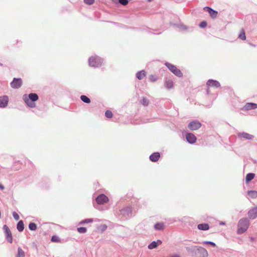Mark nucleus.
Here are the masks:
<instances>
[{
    "mask_svg": "<svg viewBox=\"0 0 257 257\" xmlns=\"http://www.w3.org/2000/svg\"><path fill=\"white\" fill-rule=\"evenodd\" d=\"M38 99V95L35 93H31L29 95L24 94L23 96V100L31 108H35L36 106L35 101Z\"/></svg>",
    "mask_w": 257,
    "mask_h": 257,
    "instance_id": "nucleus-1",
    "label": "nucleus"
},
{
    "mask_svg": "<svg viewBox=\"0 0 257 257\" xmlns=\"http://www.w3.org/2000/svg\"><path fill=\"white\" fill-rule=\"evenodd\" d=\"M249 226V221L247 218H243L240 219L237 224V230L236 231L237 234H243L247 230Z\"/></svg>",
    "mask_w": 257,
    "mask_h": 257,
    "instance_id": "nucleus-2",
    "label": "nucleus"
},
{
    "mask_svg": "<svg viewBox=\"0 0 257 257\" xmlns=\"http://www.w3.org/2000/svg\"><path fill=\"white\" fill-rule=\"evenodd\" d=\"M103 60L97 56H92L88 60L89 65L93 67L100 66Z\"/></svg>",
    "mask_w": 257,
    "mask_h": 257,
    "instance_id": "nucleus-3",
    "label": "nucleus"
},
{
    "mask_svg": "<svg viewBox=\"0 0 257 257\" xmlns=\"http://www.w3.org/2000/svg\"><path fill=\"white\" fill-rule=\"evenodd\" d=\"M165 65L167 67V68L169 69V70L173 73L174 75L179 77H181L183 76V73L180 71V69L177 68L175 65L168 63L166 62Z\"/></svg>",
    "mask_w": 257,
    "mask_h": 257,
    "instance_id": "nucleus-4",
    "label": "nucleus"
},
{
    "mask_svg": "<svg viewBox=\"0 0 257 257\" xmlns=\"http://www.w3.org/2000/svg\"><path fill=\"white\" fill-rule=\"evenodd\" d=\"M196 251L195 255L197 257H208V253L207 250L200 246H195Z\"/></svg>",
    "mask_w": 257,
    "mask_h": 257,
    "instance_id": "nucleus-5",
    "label": "nucleus"
},
{
    "mask_svg": "<svg viewBox=\"0 0 257 257\" xmlns=\"http://www.w3.org/2000/svg\"><path fill=\"white\" fill-rule=\"evenodd\" d=\"M201 126V123L198 120H193L191 121L188 125V127L191 131L198 130Z\"/></svg>",
    "mask_w": 257,
    "mask_h": 257,
    "instance_id": "nucleus-6",
    "label": "nucleus"
},
{
    "mask_svg": "<svg viewBox=\"0 0 257 257\" xmlns=\"http://www.w3.org/2000/svg\"><path fill=\"white\" fill-rule=\"evenodd\" d=\"M95 201L98 204H103L108 201V198L104 194H101L96 198Z\"/></svg>",
    "mask_w": 257,
    "mask_h": 257,
    "instance_id": "nucleus-7",
    "label": "nucleus"
},
{
    "mask_svg": "<svg viewBox=\"0 0 257 257\" xmlns=\"http://www.w3.org/2000/svg\"><path fill=\"white\" fill-rule=\"evenodd\" d=\"M3 229L4 230L6 236V239H7L8 241L10 243L13 242V236L11 233V230H10L9 228L7 225H4L3 226Z\"/></svg>",
    "mask_w": 257,
    "mask_h": 257,
    "instance_id": "nucleus-8",
    "label": "nucleus"
},
{
    "mask_svg": "<svg viewBox=\"0 0 257 257\" xmlns=\"http://www.w3.org/2000/svg\"><path fill=\"white\" fill-rule=\"evenodd\" d=\"M22 85V80L21 78H14L11 83V86L14 89H18Z\"/></svg>",
    "mask_w": 257,
    "mask_h": 257,
    "instance_id": "nucleus-9",
    "label": "nucleus"
},
{
    "mask_svg": "<svg viewBox=\"0 0 257 257\" xmlns=\"http://www.w3.org/2000/svg\"><path fill=\"white\" fill-rule=\"evenodd\" d=\"M132 210L130 207H126L120 210V214L125 217L132 216Z\"/></svg>",
    "mask_w": 257,
    "mask_h": 257,
    "instance_id": "nucleus-10",
    "label": "nucleus"
},
{
    "mask_svg": "<svg viewBox=\"0 0 257 257\" xmlns=\"http://www.w3.org/2000/svg\"><path fill=\"white\" fill-rule=\"evenodd\" d=\"M186 139L187 141L190 144L195 143L197 140L195 135L191 133H187L186 135Z\"/></svg>",
    "mask_w": 257,
    "mask_h": 257,
    "instance_id": "nucleus-11",
    "label": "nucleus"
},
{
    "mask_svg": "<svg viewBox=\"0 0 257 257\" xmlns=\"http://www.w3.org/2000/svg\"><path fill=\"white\" fill-rule=\"evenodd\" d=\"M237 136L239 138H243L248 140H251L254 138V136L253 135L245 132L238 133Z\"/></svg>",
    "mask_w": 257,
    "mask_h": 257,
    "instance_id": "nucleus-12",
    "label": "nucleus"
},
{
    "mask_svg": "<svg viewBox=\"0 0 257 257\" xmlns=\"http://www.w3.org/2000/svg\"><path fill=\"white\" fill-rule=\"evenodd\" d=\"M257 108V104L255 103H246L242 107V109L244 110H249L255 109Z\"/></svg>",
    "mask_w": 257,
    "mask_h": 257,
    "instance_id": "nucleus-13",
    "label": "nucleus"
},
{
    "mask_svg": "<svg viewBox=\"0 0 257 257\" xmlns=\"http://www.w3.org/2000/svg\"><path fill=\"white\" fill-rule=\"evenodd\" d=\"M248 215L251 219H254L257 217V206L248 211Z\"/></svg>",
    "mask_w": 257,
    "mask_h": 257,
    "instance_id": "nucleus-14",
    "label": "nucleus"
},
{
    "mask_svg": "<svg viewBox=\"0 0 257 257\" xmlns=\"http://www.w3.org/2000/svg\"><path fill=\"white\" fill-rule=\"evenodd\" d=\"M207 85L209 87H213L215 88H219L220 87V83L215 80L209 79L207 82Z\"/></svg>",
    "mask_w": 257,
    "mask_h": 257,
    "instance_id": "nucleus-15",
    "label": "nucleus"
},
{
    "mask_svg": "<svg viewBox=\"0 0 257 257\" xmlns=\"http://www.w3.org/2000/svg\"><path fill=\"white\" fill-rule=\"evenodd\" d=\"M9 98L7 96H3L0 97V107H6L8 103Z\"/></svg>",
    "mask_w": 257,
    "mask_h": 257,
    "instance_id": "nucleus-16",
    "label": "nucleus"
},
{
    "mask_svg": "<svg viewBox=\"0 0 257 257\" xmlns=\"http://www.w3.org/2000/svg\"><path fill=\"white\" fill-rule=\"evenodd\" d=\"M204 9L208 12L212 18H215L217 17L218 13L216 11H215L208 7H204Z\"/></svg>",
    "mask_w": 257,
    "mask_h": 257,
    "instance_id": "nucleus-17",
    "label": "nucleus"
},
{
    "mask_svg": "<svg viewBox=\"0 0 257 257\" xmlns=\"http://www.w3.org/2000/svg\"><path fill=\"white\" fill-rule=\"evenodd\" d=\"M160 157V154L158 152L154 153L150 156V159L153 162H157Z\"/></svg>",
    "mask_w": 257,
    "mask_h": 257,
    "instance_id": "nucleus-18",
    "label": "nucleus"
},
{
    "mask_svg": "<svg viewBox=\"0 0 257 257\" xmlns=\"http://www.w3.org/2000/svg\"><path fill=\"white\" fill-rule=\"evenodd\" d=\"M197 228L201 230H207L209 228V225L207 223H201L197 225Z\"/></svg>",
    "mask_w": 257,
    "mask_h": 257,
    "instance_id": "nucleus-19",
    "label": "nucleus"
},
{
    "mask_svg": "<svg viewBox=\"0 0 257 257\" xmlns=\"http://www.w3.org/2000/svg\"><path fill=\"white\" fill-rule=\"evenodd\" d=\"M146 76V72L144 70L138 71L136 74V77L139 80H142Z\"/></svg>",
    "mask_w": 257,
    "mask_h": 257,
    "instance_id": "nucleus-20",
    "label": "nucleus"
},
{
    "mask_svg": "<svg viewBox=\"0 0 257 257\" xmlns=\"http://www.w3.org/2000/svg\"><path fill=\"white\" fill-rule=\"evenodd\" d=\"M165 224L163 222H158L154 225V228L156 230H161L164 228Z\"/></svg>",
    "mask_w": 257,
    "mask_h": 257,
    "instance_id": "nucleus-21",
    "label": "nucleus"
},
{
    "mask_svg": "<svg viewBox=\"0 0 257 257\" xmlns=\"http://www.w3.org/2000/svg\"><path fill=\"white\" fill-rule=\"evenodd\" d=\"M113 4H120L123 6H126L128 3V0H111Z\"/></svg>",
    "mask_w": 257,
    "mask_h": 257,
    "instance_id": "nucleus-22",
    "label": "nucleus"
},
{
    "mask_svg": "<svg viewBox=\"0 0 257 257\" xmlns=\"http://www.w3.org/2000/svg\"><path fill=\"white\" fill-rule=\"evenodd\" d=\"M17 229L19 232H22L24 229V224L22 220H20L18 222L17 225Z\"/></svg>",
    "mask_w": 257,
    "mask_h": 257,
    "instance_id": "nucleus-23",
    "label": "nucleus"
},
{
    "mask_svg": "<svg viewBox=\"0 0 257 257\" xmlns=\"http://www.w3.org/2000/svg\"><path fill=\"white\" fill-rule=\"evenodd\" d=\"M254 176H255V175L254 173H248L246 175V177H245L246 182L248 183L251 180H252L254 178Z\"/></svg>",
    "mask_w": 257,
    "mask_h": 257,
    "instance_id": "nucleus-24",
    "label": "nucleus"
},
{
    "mask_svg": "<svg viewBox=\"0 0 257 257\" xmlns=\"http://www.w3.org/2000/svg\"><path fill=\"white\" fill-rule=\"evenodd\" d=\"M165 85L166 87L168 89H171L174 86V83L172 80H166Z\"/></svg>",
    "mask_w": 257,
    "mask_h": 257,
    "instance_id": "nucleus-25",
    "label": "nucleus"
},
{
    "mask_svg": "<svg viewBox=\"0 0 257 257\" xmlns=\"http://www.w3.org/2000/svg\"><path fill=\"white\" fill-rule=\"evenodd\" d=\"M186 249L188 252L191 253L193 255H195V252L196 251V248L195 247V246L192 247L187 246L186 247Z\"/></svg>",
    "mask_w": 257,
    "mask_h": 257,
    "instance_id": "nucleus-26",
    "label": "nucleus"
},
{
    "mask_svg": "<svg viewBox=\"0 0 257 257\" xmlns=\"http://www.w3.org/2000/svg\"><path fill=\"white\" fill-rule=\"evenodd\" d=\"M248 195L252 198H257V191L255 190H250L247 192Z\"/></svg>",
    "mask_w": 257,
    "mask_h": 257,
    "instance_id": "nucleus-27",
    "label": "nucleus"
},
{
    "mask_svg": "<svg viewBox=\"0 0 257 257\" xmlns=\"http://www.w3.org/2000/svg\"><path fill=\"white\" fill-rule=\"evenodd\" d=\"M80 99L85 103H89L91 101L90 98L84 95H82L80 96Z\"/></svg>",
    "mask_w": 257,
    "mask_h": 257,
    "instance_id": "nucleus-28",
    "label": "nucleus"
},
{
    "mask_svg": "<svg viewBox=\"0 0 257 257\" xmlns=\"http://www.w3.org/2000/svg\"><path fill=\"white\" fill-rule=\"evenodd\" d=\"M25 254L24 250L20 247L18 248V253L16 257H25Z\"/></svg>",
    "mask_w": 257,
    "mask_h": 257,
    "instance_id": "nucleus-29",
    "label": "nucleus"
},
{
    "mask_svg": "<svg viewBox=\"0 0 257 257\" xmlns=\"http://www.w3.org/2000/svg\"><path fill=\"white\" fill-rule=\"evenodd\" d=\"M157 242L155 241H152L150 244L148 245V248L150 249H152L155 248L157 247Z\"/></svg>",
    "mask_w": 257,
    "mask_h": 257,
    "instance_id": "nucleus-30",
    "label": "nucleus"
},
{
    "mask_svg": "<svg viewBox=\"0 0 257 257\" xmlns=\"http://www.w3.org/2000/svg\"><path fill=\"white\" fill-rule=\"evenodd\" d=\"M141 103L142 105H143L144 106H147L149 105V100L145 98V97H143L141 100Z\"/></svg>",
    "mask_w": 257,
    "mask_h": 257,
    "instance_id": "nucleus-31",
    "label": "nucleus"
},
{
    "mask_svg": "<svg viewBox=\"0 0 257 257\" xmlns=\"http://www.w3.org/2000/svg\"><path fill=\"white\" fill-rule=\"evenodd\" d=\"M29 228L32 231H35L37 229V225L36 223L33 222H31L29 224Z\"/></svg>",
    "mask_w": 257,
    "mask_h": 257,
    "instance_id": "nucleus-32",
    "label": "nucleus"
},
{
    "mask_svg": "<svg viewBox=\"0 0 257 257\" xmlns=\"http://www.w3.org/2000/svg\"><path fill=\"white\" fill-rule=\"evenodd\" d=\"M93 222V219H92V218H88V219H84V220H82L80 222V224H85V223H91V222Z\"/></svg>",
    "mask_w": 257,
    "mask_h": 257,
    "instance_id": "nucleus-33",
    "label": "nucleus"
},
{
    "mask_svg": "<svg viewBox=\"0 0 257 257\" xmlns=\"http://www.w3.org/2000/svg\"><path fill=\"white\" fill-rule=\"evenodd\" d=\"M78 232L80 233H84L86 232L87 229L84 227H78L77 229Z\"/></svg>",
    "mask_w": 257,
    "mask_h": 257,
    "instance_id": "nucleus-34",
    "label": "nucleus"
},
{
    "mask_svg": "<svg viewBox=\"0 0 257 257\" xmlns=\"http://www.w3.org/2000/svg\"><path fill=\"white\" fill-rule=\"evenodd\" d=\"M238 38L242 40H245L246 39L245 34L243 30H242L241 33L239 35Z\"/></svg>",
    "mask_w": 257,
    "mask_h": 257,
    "instance_id": "nucleus-35",
    "label": "nucleus"
},
{
    "mask_svg": "<svg viewBox=\"0 0 257 257\" xmlns=\"http://www.w3.org/2000/svg\"><path fill=\"white\" fill-rule=\"evenodd\" d=\"M51 241L54 242H58L60 241L59 237L57 235H53L51 237Z\"/></svg>",
    "mask_w": 257,
    "mask_h": 257,
    "instance_id": "nucleus-36",
    "label": "nucleus"
},
{
    "mask_svg": "<svg viewBox=\"0 0 257 257\" xmlns=\"http://www.w3.org/2000/svg\"><path fill=\"white\" fill-rule=\"evenodd\" d=\"M149 80L151 82H155L157 80V77L154 75H151L149 76Z\"/></svg>",
    "mask_w": 257,
    "mask_h": 257,
    "instance_id": "nucleus-37",
    "label": "nucleus"
},
{
    "mask_svg": "<svg viewBox=\"0 0 257 257\" xmlns=\"http://www.w3.org/2000/svg\"><path fill=\"white\" fill-rule=\"evenodd\" d=\"M105 115L107 118H111L113 114L110 110H106L105 113Z\"/></svg>",
    "mask_w": 257,
    "mask_h": 257,
    "instance_id": "nucleus-38",
    "label": "nucleus"
},
{
    "mask_svg": "<svg viewBox=\"0 0 257 257\" xmlns=\"http://www.w3.org/2000/svg\"><path fill=\"white\" fill-rule=\"evenodd\" d=\"M202 244H209V245H212V246H214V247H215L216 246V244L214 242H212V241H205L202 242Z\"/></svg>",
    "mask_w": 257,
    "mask_h": 257,
    "instance_id": "nucleus-39",
    "label": "nucleus"
},
{
    "mask_svg": "<svg viewBox=\"0 0 257 257\" xmlns=\"http://www.w3.org/2000/svg\"><path fill=\"white\" fill-rule=\"evenodd\" d=\"M178 27L182 30H186L188 29V27L183 24H180L178 25Z\"/></svg>",
    "mask_w": 257,
    "mask_h": 257,
    "instance_id": "nucleus-40",
    "label": "nucleus"
},
{
    "mask_svg": "<svg viewBox=\"0 0 257 257\" xmlns=\"http://www.w3.org/2000/svg\"><path fill=\"white\" fill-rule=\"evenodd\" d=\"M13 217L16 220H18L19 219V215H18V214L16 212H13Z\"/></svg>",
    "mask_w": 257,
    "mask_h": 257,
    "instance_id": "nucleus-41",
    "label": "nucleus"
},
{
    "mask_svg": "<svg viewBox=\"0 0 257 257\" xmlns=\"http://www.w3.org/2000/svg\"><path fill=\"white\" fill-rule=\"evenodd\" d=\"M206 26H207V23L205 21H202L199 24V26L201 28H204L206 27Z\"/></svg>",
    "mask_w": 257,
    "mask_h": 257,
    "instance_id": "nucleus-42",
    "label": "nucleus"
},
{
    "mask_svg": "<svg viewBox=\"0 0 257 257\" xmlns=\"http://www.w3.org/2000/svg\"><path fill=\"white\" fill-rule=\"evenodd\" d=\"M84 2L88 5H92L94 3V0H84Z\"/></svg>",
    "mask_w": 257,
    "mask_h": 257,
    "instance_id": "nucleus-43",
    "label": "nucleus"
},
{
    "mask_svg": "<svg viewBox=\"0 0 257 257\" xmlns=\"http://www.w3.org/2000/svg\"><path fill=\"white\" fill-rule=\"evenodd\" d=\"M101 228H102V230H104L107 228V226L106 225H103L101 226Z\"/></svg>",
    "mask_w": 257,
    "mask_h": 257,
    "instance_id": "nucleus-44",
    "label": "nucleus"
},
{
    "mask_svg": "<svg viewBox=\"0 0 257 257\" xmlns=\"http://www.w3.org/2000/svg\"><path fill=\"white\" fill-rule=\"evenodd\" d=\"M4 188H5L3 184H0V189L4 190Z\"/></svg>",
    "mask_w": 257,
    "mask_h": 257,
    "instance_id": "nucleus-45",
    "label": "nucleus"
},
{
    "mask_svg": "<svg viewBox=\"0 0 257 257\" xmlns=\"http://www.w3.org/2000/svg\"><path fill=\"white\" fill-rule=\"evenodd\" d=\"M225 223L224 222H222V221H221L220 223H219V224L221 225H225Z\"/></svg>",
    "mask_w": 257,
    "mask_h": 257,
    "instance_id": "nucleus-46",
    "label": "nucleus"
},
{
    "mask_svg": "<svg viewBox=\"0 0 257 257\" xmlns=\"http://www.w3.org/2000/svg\"><path fill=\"white\" fill-rule=\"evenodd\" d=\"M156 242H157V244L158 243H159V244H161L162 243V241L161 240H158Z\"/></svg>",
    "mask_w": 257,
    "mask_h": 257,
    "instance_id": "nucleus-47",
    "label": "nucleus"
},
{
    "mask_svg": "<svg viewBox=\"0 0 257 257\" xmlns=\"http://www.w3.org/2000/svg\"><path fill=\"white\" fill-rule=\"evenodd\" d=\"M250 240L251 241H253L254 240V238L253 237H250Z\"/></svg>",
    "mask_w": 257,
    "mask_h": 257,
    "instance_id": "nucleus-48",
    "label": "nucleus"
},
{
    "mask_svg": "<svg viewBox=\"0 0 257 257\" xmlns=\"http://www.w3.org/2000/svg\"><path fill=\"white\" fill-rule=\"evenodd\" d=\"M249 44L250 46H253V47H255V46L254 44H252V43H249Z\"/></svg>",
    "mask_w": 257,
    "mask_h": 257,
    "instance_id": "nucleus-49",
    "label": "nucleus"
},
{
    "mask_svg": "<svg viewBox=\"0 0 257 257\" xmlns=\"http://www.w3.org/2000/svg\"><path fill=\"white\" fill-rule=\"evenodd\" d=\"M153 0H148V2H151V1H152Z\"/></svg>",
    "mask_w": 257,
    "mask_h": 257,
    "instance_id": "nucleus-50",
    "label": "nucleus"
},
{
    "mask_svg": "<svg viewBox=\"0 0 257 257\" xmlns=\"http://www.w3.org/2000/svg\"><path fill=\"white\" fill-rule=\"evenodd\" d=\"M2 64L0 63V65H2Z\"/></svg>",
    "mask_w": 257,
    "mask_h": 257,
    "instance_id": "nucleus-51",
    "label": "nucleus"
}]
</instances>
